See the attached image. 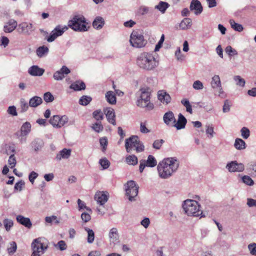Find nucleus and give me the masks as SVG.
<instances>
[{"label":"nucleus","instance_id":"obj_1","mask_svg":"<svg viewBox=\"0 0 256 256\" xmlns=\"http://www.w3.org/2000/svg\"><path fill=\"white\" fill-rule=\"evenodd\" d=\"M179 164L178 160L175 157L164 158L157 166L159 176L163 179L169 178L176 171Z\"/></svg>","mask_w":256,"mask_h":256},{"label":"nucleus","instance_id":"obj_2","mask_svg":"<svg viewBox=\"0 0 256 256\" xmlns=\"http://www.w3.org/2000/svg\"><path fill=\"white\" fill-rule=\"evenodd\" d=\"M136 64L142 70L150 71L158 66V62L152 53L143 52L137 56Z\"/></svg>","mask_w":256,"mask_h":256},{"label":"nucleus","instance_id":"obj_3","mask_svg":"<svg viewBox=\"0 0 256 256\" xmlns=\"http://www.w3.org/2000/svg\"><path fill=\"white\" fill-rule=\"evenodd\" d=\"M182 208L184 213L188 216L198 217L202 216V210L200 205L196 200L187 199L184 201Z\"/></svg>","mask_w":256,"mask_h":256},{"label":"nucleus","instance_id":"obj_4","mask_svg":"<svg viewBox=\"0 0 256 256\" xmlns=\"http://www.w3.org/2000/svg\"><path fill=\"white\" fill-rule=\"evenodd\" d=\"M140 98L136 101V105L141 108H146L148 110L154 108L153 104L150 102V92L148 88H142L140 90Z\"/></svg>","mask_w":256,"mask_h":256},{"label":"nucleus","instance_id":"obj_5","mask_svg":"<svg viewBox=\"0 0 256 256\" xmlns=\"http://www.w3.org/2000/svg\"><path fill=\"white\" fill-rule=\"evenodd\" d=\"M85 18L82 15H76L69 20L68 26L76 32H86L88 30Z\"/></svg>","mask_w":256,"mask_h":256},{"label":"nucleus","instance_id":"obj_6","mask_svg":"<svg viewBox=\"0 0 256 256\" xmlns=\"http://www.w3.org/2000/svg\"><path fill=\"white\" fill-rule=\"evenodd\" d=\"M130 45L136 48H142L146 46L147 40L144 39L143 34L139 30H133L130 36Z\"/></svg>","mask_w":256,"mask_h":256},{"label":"nucleus","instance_id":"obj_7","mask_svg":"<svg viewBox=\"0 0 256 256\" xmlns=\"http://www.w3.org/2000/svg\"><path fill=\"white\" fill-rule=\"evenodd\" d=\"M126 196L130 202L135 201L138 196L139 186L134 180H129L125 185Z\"/></svg>","mask_w":256,"mask_h":256},{"label":"nucleus","instance_id":"obj_8","mask_svg":"<svg viewBox=\"0 0 256 256\" xmlns=\"http://www.w3.org/2000/svg\"><path fill=\"white\" fill-rule=\"evenodd\" d=\"M46 240L44 238H38L34 239L32 243V252L40 254H44V251L48 248Z\"/></svg>","mask_w":256,"mask_h":256},{"label":"nucleus","instance_id":"obj_9","mask_svg":"<svg viewBox=\"0 0 256 256\" xmlns=\"http://www.w3.org/2000/svg\"><path fill=\"white\" fill-rule=\"evenodd\" d=\"M68 30L66 26H57L50 32V35L48 37L46 40L48 42H54L58 37L61 36Z\"/></svg>","mask_w":256,"mask_h":256},{"label":"nucleus","instance_id":"obj_10","mask_svg":"<svg viewBox=\"0 0 256 256\" xmlns=\"http://www.w3.org/2000/svg\"><path fill=\"white\" fill-rule=\"evenodd\" d=\"M68 121V118L66 116H60L58 115H55L50 120V123L52 124L54 127L60 128L64 126Z\"/></svg>","mask_w":256,"mask_h":256},{"label":"nucleus","instance_id":"obj_11","mask_svg":"<svg viewBox=\"0 0 256 256\" xmlns=\"http://www.w3.org/2000/svg\"><path fill=\"white\" fill-rule=\"evenodd\" d=\"M226 168L230 172H242L244 170V166L242 163H238L234 160L228 163Z\"/></svg>","mask_w":256,"mask_h":256},{"label":"nucleus","instance_id":"obj_12","mask_svg":"<svg viewBox=\"0 0 256 256\" xmlns=\"http://www.w3.org/2000/svg\"><path fill=\"white\" fill-rule=\"evenodd\" d=\"M138 137L136 136H132L126 140L125 148L128 152H130L133 148H136L140 142Z\"/></svg>","mask_w":256,"mask_h":256},{"label":"nucleus","instance_id":"obj_13","mask_svg":"<svg viewBox=\"0 0 256 256\" xmlns=\"http://www.w3.org/2000/svg\"><path fill=\"white\" fill-rule=\"evenodd\" d=\"M94 198L98 204L103 206L108 200V193L106 192H97Z\"/></svg>","mask_w":256,"mask_h":256},{"label":"nucleus","instance_id":"obj_14","mask_svg":"<svg viewBox=\"0 0 256 256\" xmlns=\"http://www.w3.org/2000/svg\"><path fill=\"white\" fill-rule=\"evenodd\" d=\"M70 72V70L66 66H64L60 70L54 74L53 77L56 80H61L65 77L66 75L68 74Z\"/></svg>","mask_w":256,"mask_h":256},{"label":"nucleus","instance_id":"obj_15","mask_svg":"<svg viewBox=\"0 0 256 256\" xmlns=\"http://www.w3.org/2000/svg\"><path fill=\"white\" fill-rule=\"evenodd\" d=\"M104 112L108 122L114 126H116V115L114 110L111 108H106L104 109Z\"/></svg>","mask_w":256,"mask_h":256},{"label":"nucleus","instance_id":"obj_16","mask_svg":"<svg viewBox=\"0 0 256 256\" xmlns=\"http://www.w3.org/2000/svg\"><path fill=\"white\" fill-rule=\"evenodd\" d=\"M18 30H20V32L24 34L30 35L33 30V26L30 23L24 22L18 25Z\"/></svg>","mask_w":256,"mask_h":256},{"label":"nucleus","instance_id":"obj_17","mask_svg":"<svg viewBox=\"0 0 256 256\" xmlns=\"http://www.w3.org/2000/svg\"><path fill=\"white\" fill-rule=\"evenodd\" d=\"M190 8V10H194V14L196 15L200 14L202 11V6L200 2L198 0H192Z\"/></svg>","mask_w":256,"mask_h":256},{"label":"nucleus","instance_id":"obj_18","mask_svg":"<svg viewBox=\"0 0 256 256\" xmlns=\"http://www.w3.org/2000/svg\"><path fill=\"white\" fill-rule=\"evenodd\" d=\"M17 26V22L14 19H10L4 25V31L5 32H12L16 28Z\"/></svg>","mask_w":256,"mask_h":256},{"label":"nucleus","instance_id":"obj_19","mask_svg":"<svg viewBox=\"0 0 256 256\" xmlns=\"http://www.w3.org/2000/svg\"><path fill=\"white\" fill-rule=\"evenodd\" d=\"M163 120L164 122L168 126H172L176 122L174 114L171 111L164 114Z\"/></svg>","mask_w":256,"mask_h":256},{"label":"nucleus","instance_id":"obj_20","mask_svg":"<svg viewBox=\"0 0 256 256\" xmlns=\"http://www.w3.org/2000/svg\"><path fill=\"white\" fill-rule=\"evenodd\" d=\"M16 220L18 223L28 228H30L32 226L30 220L28 218L24 217L22 215L17 216Z\"/></svg>","mask_w":256,"mask_h":256},{"label":"nucleus","instance_id":"obj_21","mask_svg":"<svg viewBox=\"0 0 256 256\" xmlns=\"http://www.w3.org/2000/svg\"><path fill=\"white\" fill-rule=\"evenodd\" d=\"M186 122L187 120L186 118L182 114H179L177 122L174 123L172 126L176 127L177 130H179L184 128Z\"/></svg>","mask_w":256,"mask_h":256},{"label":"nucleus","instance_id":"obj_22","mask_svg":"<svg viewBox=\"0 0 256 256\" xmlns=\"http://www.w3.org/2000/svg\"><path fill=\"white\" fill-rule=\"evenodd\" d=\"M108 237L110 243L114 244L118 242L119 235L116 228H113L110 230Z\"/></svg>","mask_w":256,"mask_h":256},{"label":"nucleus","instance_id":"obj_23","mask_svg":"<svg viewBox=\"0 0 256 256\" xmlns=\"http://www.w3.org/2000/svg\"><path fill=\"white\" fill-rule=\"evenodd\" d=\"M44 72V70L38 66H32L28 70V74L32 76H41Z\"/></svg>","mask_w":256,"mask_h":256},{"label":"nucleus","instance_id":"obj_24","mask_svg":"<svg viewBox=\"0 0 256 256\" xmlns=\"http://www.w3.org/2000/svg\"><path fill=\"white\" fill-rule=\"evenodd\" d=\"M158 100L164 104H168L171 101V98L169 94L164 90H160L158 92Z\"/></svg>","mask_w":256,"mask_h":256},{"label":"nucleus","instance_id":"obj_25","mask_svg":"<svg viewBox=\"0 0 256 256\" xmlns=\"http://www.w3.org/2000/svg\"><path fill=\"white\" fill-rule=\"evenodd\" d=\"M70 88L74 90V91H79L86 89L85 84L80 80H77L72 83L70 86Z\"/></svg>","mask_w":256,"mask_h":256},{"label":"nucleus","instance_id":"obj_26","mask_svg":"<svg viewBox=\"0 0 256 256\" xmlns=\"http://www.w3.org/2000/svg\"><path fill=\"white\" fill-rule=\"evenodd\" d=\"M42 102V98L38 96H34L30 98L29 106L32 108H36Z\"/></svg>","mask_w":256,"mask_h":256},{"label":"nucleus","instance_id":"obj_27","mask_svg":"<svg viewBox=\"0 0 256 256\" xmlns=\"http://www.w3.org/2000/svg\"><path fill=\"white\" fill-rule=\"evenodd\" d=\"M70 150L64 148L60 150L58 154H57L56 156V159L58 160H60L62 158H68L70 156Z\"/></svg>","mask_w":256,"mask_h":256},{"label":"nucleus","instance_id":"obj_28","mask_svg":"<svg viewBox=\"0 0 256 256\" xmlns=\"http://www.w3.org/2000/svg\"><path fill=\"white\" fill-rule=\"evenodd\" d=\"M104 24V18L100 16H97L92 22L94 28L96 30L101 29Z\"/></svg>","mask_w":256,"mask_h":256},{"label":"nucleus","instance_id":"obj_29","mask_svg":"<svg viewBox=\"0 0 256 256\" xmlns=\"http://www.w3.org/2000/svg\"><path fill=\"white\" fill-rule=\"evenodd\" d=\"M48 48L45 46H40L36 50V54L39 58L46 56L48 54Z\"/></svg>","mask_w":256,"mask_h":256},{"label":"nucleus","instance_id":"obj_30","mask_svg":"<svg viewBox=\"0 0 256 256\" xmlns=\"http://www.w3.org/2000/svg\"><path fill=\"white\" fill-rule=\"evenodd\" d=\"M234 146L238 150H243L246 148V144L242 139L236 138L235 140Z\"/></svg>","mask_w":256,"mask_h":256},{"label":"nucleus","instance_id":"obj_31","mask_svg":"<svg viewBox=\"0 0 256 256\" xmlns=\"http://www.w3.org/2000/svg\"><path fill=\"white\" fill-rule=\"evenodd\" d=\"M210 85L214 90L216 89L218 87H220L222 84L219 76L214 75L212 78Z\"/></svg>","mask_w":256,"mask_h":256},{"label":"nucleus","instance_id":"obj_32","mask_svg":"<svg viewBox=\"0 0 256 256\" xmlns=\"http://www.w3.org/2000/svg\"><path fill=\"white\" fill-rule=\"evenodd\" d=\"M192 25V20L190 18H185L180 23V27L182 30H187L190 28Z\"/></svg>","mask_w":256,"mask_h":256},{"label":"nucleus","instance_id":"obj_33","mask_svg":"<svg viewBox=\"0 0 256 256\" xmlns=\"http://www.w3.org/2000/svg\"><path fill=\"white\" fill-rule=\"evenodd\" d=\"M106 98L107 102L110 104H114L116 103V97L112 91H108L106 93Z\"/></svg>","mask_w":256,"mask_h":256},{"label":"nucleus","instance_id":"obj_34","mask_svg":"<svg viewBox=\"0 0 256 256\" xmlns=\"http://www.w3.org/2000/svg\"><path fill=\"white\" fill-rule=\"evenodd\" d=\"M169 6L168 2L160 1L158 5L155 6L154 8L160 11L162 14H164Z\"/></svg>","mask_w":256,"mask_h":256},{"label":"nucleus","instance_id":"obj_35","mask_svg":"<svg viewBox=\"0 0 256 256\" xmlns=\"http://www.w3.org/2000/svg\"><path fill=\"white\" fill-rule=\"evenodd\" d=\"M31 124L29 122H24L21 127V135L26 136L30 131Z\"/></svg>","mask_w":256,"mask_h":256},{"label":"nucleus","instance_id":"obj_36","mask_svg":"<svg viewBox=\"0 0 256 256\" xmlns=\"http://www.w3.org/2000/svg\"><path fill=\"white\" fill-rule=\"evenodd\" d=\"M84 230L87 232L88 233V238H87V242L89 244H92L94 240V231L87 228L84 227Z\"/></svg>","mask_w":256,"mask_h":256},{"label":"nucleus","instance_id":"obj_37","mask_svg":"<svg viewBox=\"0 0 256 256\" xmlns=\"http://www.w3.org/2000/svg\"><path fill=\"white\" fill-rule=\"evenodd\" d=\"M229 22L232 28L234 30L238 32H241L243 30L244 28L240 24L236 22L234 20H230Z\"/></svg>","mask_w":256,"mask_h":256},{"label":"nucleus","instance_id":"obj_38","mask_svg":"<svg viewBox=\"0 0 256 256\" xmlns=\"http://www.w3.org/2000/svg\"><path fill=\"white\" fill-rule=\"evenodd\" d=\"M54 247L60 251H64L67 249L68 246L65 242V241L63 240H60L58 242L57 244H54Z\"/></svg>","mask_w":256,"mask_h":256},{"label":"nucleus","instance_id":"obj_39","mask_svg":"<svg viewBox=\"0 0 256 256\" xmlns=\"http://www.w3.org/2000/svg\"><path fill=\"white\" fill-rule=\"evenodd\" d=\"M146 166L153 168L156 165L157 162L154 156L149 155L148 160L146 161Z\"/></svg>","mask_w":256,"mask_h":256},{"label":"nucleus","instance_id":"obj_40","mask_svg":"<svg viewBox=\"0 0 256 256\" xmlns=\"http://www.w3.org/2000/svg\"><path fill=\"white\" fill-rule=\"evenodd\" d=\"M20 112H26L30 106L29 103L28 104L27 102L23 98H22L20 100Z\"/></svg>","mask_w":256,"mask_h":256},{"label":"nucleus","instance_id":"obj_41","mask_svg":"<svg viewBox=\"0 0 256 256\" xmlns=\"http://www.w3.org/2000/svg\"><path fill=\"white\" fill-rule=\"evenodd\" d=\"M138 158L135 155H130L126 158V162L128 164L136 165L138 164Z\"/></svg>","mask_w":256,"mask_h":256},{"label":"nucleus","instance_id":"obj_42","mask_svg":"<svg viewBox=\"0 0 256 256\" xmlns=\"http://www.w3.org/2000/svg\"><path fill=\"white\" fill-rule=\"evenodd\" d=\"M4 226L7 232H9L14 226V222L12 220L5 218L4 221Z\"/></svg>","mask_w":256,"mask_h":256},{"label":"nucleus","instance_id":"obj_43","mask_svg":"<svg viewBox=\"0 0 256 256\" xmlns=\"http://www.w3.org/2000/svg\"><path fill=\"white\" fill-rule=\"evenodd\" d=\"M242 182L247 186H252L254 184V181L248 176H243L241 177Z\"/></svg>","mask_w":256,"mask_h":256},{"label":"nucleus","instance_id":"obj_44","mask_svg":"<svg viewBox=\"0 0 256 256\" xmlns=\"http://www.w3.org/2000/svg\"><path fill=\"white\" fill-rule=\"evenodd\" d=\"M78 210L80 211L86 209L89 212L92 213V210L89 207L86 206V204L84 202L82 201L80 199L78 200Z\"/></svg>","mask_w":256,"mask_h":256},{"label":"nucleus","instance_id":"obj_45","mask_svg":"<svg viewBox=\"0 0 256 256\" xmlns=\"http://www.w3.org/2000/svg\"><path fill=\"white\" fill-rule=\"evenodd\" d=\"M92 100L91 97L89 96H83L80 98L79 104L82 106H86L91 102Z\"/></svg>","mask_w":256,"mask_h":256},{"label":"nucleus","instance_id":"obj_46","mask_svg":"<svg viewBox=\"0 0 256 256\" xmlns=\"http://www.w3.org/2000/svg\"><path fill=\"white\" fill-rule=\"evenodd\" d=\"M17 246L14 242H12L8 246L7 250L9 254H13L16 250Z\"/></svg>","mask_w":256,"mask_h":256},{"label":"nucleus","instance_id":"obj_47","mask_svg":"<svg viewBox=\"0 0 256 256\" xmlns=\"http://www.w3.org/2000/svg\"><path fill=\"white\" fill-rule=\"evenodd\" d=\"M206 132L207 134L208 137L209 138H212L214 136V127L212 125L208 124L206 126Z\"/></svg>","mask_w":256,"mask_h":256},{"label":"nucleus","instance_id":"obj_48","mask_svg":"<svg viewBox=\"0 0 256 256\" xmlns=\"http://www.w3.org/2000/svg\"><path fill=\"white\" fill-rule=\"evenodd\" d=\"M93 117L97 120L100 122L104 118V114L100 110L94 111L92 113Z\"/></svg>","mask_w":256,"mask_h":256},{"label":"nucleus","instance_id":"obj_49","mask_svg":"<svg viewBox=\"0 0 256 256\" xmlns=\"http://www.w3.org/2000/svg\"><path fill=\"white\" fill-rule=\"evenodd\" d=\"M234 80L236 82V84L242 86L244 87L246 84L245 80L242 78L240 76H236L234 77Z\"/></svg>","mask_w":256,"mask_h":256},{"label":"nucleus","instance_id":"obj_50","mask_svg":"<svg viewBox=\"0 0 256 256\" xmlns=\"http://www.w3.org/2000/svg\"><path fill=\"white\" fill-rule=\"evenodd\" d=\"M241 136L244 139H248L250 136V130L246 127H242L240 130Z\"/></svg>","mask_w":256,"mask_h":256},{"label":"nucleus","instance_id":"obj_51","mask_svg":"<svg viewBox=\"0 0 256 256\" xmlns=\"http://www.w3.org/2000/svg\"><path fill=\"white\" fill-rule=\"evenodd\" d=\"M92 128L97 132H102L104 129V127L100 122L94 124L92 126Z\"/></svg>","mask_w":256,"mask_h":256},{"label":"nucleus","instance_id":"obj_52","mask_svg":"<svg viewBox=\"0 0 256 256\" xmlns=\"http://www.w3.org/2000/svg\"><path fill=\"white\" fill-rule=\"evenodd\" d=\"M150 10V8L146 6H142L138 10V13L140 15L144 16L148 14Z\"/></svg>","mask_w":256,"mask_h":256},{"label":"nucleus","instance_id":"obj_53","mask_svg":"<svg viewBox=\"0 0 256 256\" xmlns=\"http://www.w3.org/2000/svg\"><path fill=\"white\" fill-rule=\"evenodd\" d=\"M248 248L251 255L256 256V243L250 244L248 246Z\"/></svg>","mask_w":256,"mask_h":256},{"label":"nucleus","instance_id":"obj_54","mask_svg":"<svg viewBox=\"0 0 256 256\" xmlns=\"http://www.w3.org/2000/svg\"><path fill=\"white\" fill-rule=\"evenodd\" d=\"M99 164H100L104 170L107 169L110 165V162L106 158L100 160Z\"/></svg>","mask_w":256,"mask_h":256},{"label":"nucleus","instance_id":"obj_55","mask_svg":"<svg viewBox=\"0 0 256 256\" xmlns=\"http://www.w3.org/2000/svg\"><path fill=\"white\" fill-rule=\"evenodd\" d=\"M164 142V140L162 139L156 140L154 141L152 147L156 150H160Z\"/></svg>","mask_w":256,"mask_h":256},{"label":"nucleus","instance_id":"obj_56","mask_svg":"<svg viewBox=\"0 0 256 256\" xmlns=\"http://www.w3.org/2000/svg\"><path fill=\"white\" fill-rule=\"evenodd\" d=\"M192 88L196 90H201L204 88V84L202 82L197 80L194 82Z\"/></svg>","mask_w":256,"mask_h":256},{"label":"nucleus","instance_id":"obj_57","mask_svg":"<svg viewBox=\"0 0 256 256\" xmlns=\"http://www.w3.org/2000/svg\"><path fill=\"white\" fill-rule=\"evenodd\" d=\"M16 159L14 154H11L8 160V164L11 168H12L16 166Z\"/></svg>","mask_w":256,"mask_h":256},{"label":"nucleus","instance_id":"obj_58","mask_svg":"<svg viewBox=\"0 0 256 256\" xmlns=\"http://www.w3.org/2000/svg\"><path fill=\"white\" fill-rule=\"evenodd\" d=\"M45 221L48 224H52V222H54L57 224L60 223L59 220H58V218L56 216H46L45 218Z\"/></svg>","mask_w":256,"mask_h":256},{"label":"nucleus","instance_id":"obj_59","mask_svg":"<svg viewBox=\"0 0 256 256\" xmlns=\"http://www.w3.org/2000/svg\"><path fill=\"white\" fill-rule=\"evenodd\" d=\"M92 213L90 212H84L81 214V218L83 222H89L91 219V216L90 214Z\"/></svg>","mask_w":256,"mask_h":256},{"label":"nucleus","instance_id":"obj_60","mask_svg":"<svg viewBox=\"0 0 256 256\" xmlns=\"http://www.w3.org/2000/svg\"><path fill=\"white\" fill-rule=\"evenodd\" d=\"M44 100L46 102H50L54 100V98L50 92H47L44 95Z\"/></svg>","mask_w":256,"mask_h":256},{"label":"nucleus","instance_id":"obj_61","mask_svg":"<svg viewBox=\"0 0 256 256\" xmlns=\"http://www.w3.org/2000/svg\"><path fill=\"white\" fill-rule=\"evenodd\" d=\"M230 104L228 100H226L224 101L222 107V112L224 113H226L230 112Z\"/></svg>","mask_w":256,"mask_h":256},{"label":"nucleus","instance_id":"obj_62","mask_svg":"<svg viewBox=\"0 0 256 256\" xmlns=\"http://www.w3.org/2000/svg\"><path fill=\"white\" fill-rule=\"evenodd\" d=\"M248 170L249 172H251L252 175H256V163L252 162L248 165Z\"/></svg>","mask_w":256,"mask_h":256},{"label":"nucleus","instance_id":"obj_63","mask_svg":"<svg viewBox=\"0 0 256 256\" xmlns=\"http://www.w3.org/2000/svg\"><path fill=\"white\" fill-rule=\"evenodd\" d=\"M226 52L230 56H234L238 54L237 52L232 48L231 46H228L226 48Z\"/></svg>","mask_w":256,"mask_h":256},{"label":"nucleus","instance_id":"obj_64","mask_svg":"<svg viewBox=\"0 0 256 256\" xmlns=\"http://www.w3.org/2000/svg\"><path fill=\"white\" fill-rule=\"evenodd\" d=\"M38 176V174L34 171L32 172L29 174L28 179L32 184L34 183V180L37 178Z\"/></svg>","mask_w":256,"mask_h":256}]
</instances>
